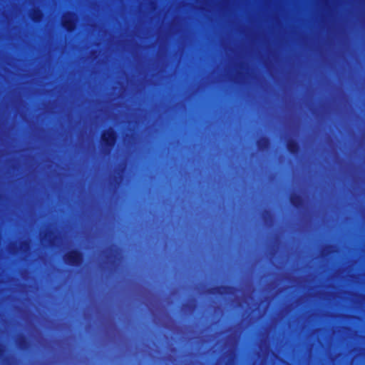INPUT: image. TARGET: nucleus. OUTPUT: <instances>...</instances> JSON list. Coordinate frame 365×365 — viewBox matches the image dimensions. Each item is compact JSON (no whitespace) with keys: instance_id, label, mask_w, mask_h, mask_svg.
Returning a JSON list of instances; mask_svg holds the SVG:
<instances>
[{"instance_id":"f03ea898","label":"nucleus","mask_w":365,"mask_h":365,"mask_svg":"<svg viewBox=\"0 0 365 365\" xmlns=\"http://www.w3.org/2000/svg\"><path fill=\"white\" fill-rule=\"evenodd\" d=\"M63 26L68 31H71L74 28V17L72 15L65 16L63 19Z\"/></svg>"},{"instance_id":"20e7f679","label":"nucleus","mask_w":365,"mask_h":365,"mask_svg":"<svg viewBox=\"0 0 365 365\" xmlns=\"http://www.w3.org/2000/svg\"><path fill=\"white\" fill-rule=\"evenodd\" d=\"M289 150H290L292 152H294V151H295V150H294V148H289Z\"/></svg>"},{"instance_id":"7ed1b4c3","label":"nucleus","mask_w":365,"mask_h":365,"mask_svg":"<svg viewBox=\"0 0 365 365\" xmlns=\"http://www.w3.org/2000/svg\"><path fill=\"white\" fill-rule=\"evenodd\" d=\"M103 140L106 142L108 145H110L114 143L115 140V135L114 132L112 130H108L104 132L102 135Z\"/></svg>"},{"instance_id":"f257e3e1","label":"nucleus","mask_w":365,"mask_h":365,"mask_svg":"<svg viewBox=\"0 0 365 365\" xmlns=\"http://www.w3.org/2000/svg\"><path fill=\"white\" fill-rule=\"evenodd\" d=\"M81 259V255L76 251L71 252L66 255V261L72 264H78Z\"/></svg>"}]
</instances>
